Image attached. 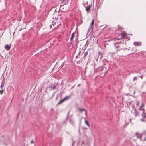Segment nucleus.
<instances>
[{"label":"nucleus","instance_id":"nucleus-25","mask_svg":"<svg viewBox=\"0 0 146 146\" xmlns=\"http://www.w3.org/2000/svg\"><path fill=\"white\" fill-rule=\"evenodd\" d=\"M75 32H73V33H72V35H74V34H75Z\"/></svg>","mask_w":146,"mask_h":146},{"label":"nucleus","instance_id":"nucleus-5","mask_svg":"<svg viewBox=\"0 0 146 146\" xmlns=\"http://www.w3.org/2000/svg\"><path fill=\"white\" fill-rule=\"evenodd\" d=\"M78 110L80 112H82V111H85V114L86 115V112L85 109H81L80 108H78Z\"/></svg>","mask_w":146,"mask_h":146},{"label":"nucleus","instance_id":"nucleus-27","mask_svg":"<svg viewBox=\"0 0 146 146\" xmlns=\"http://www.w3.org/2000/svg\"><path fill=\"white\" fill-rule=\"evenodd\" d=\"M145 72H146V71H145Z\"/></svg>","mask_w":146,"mask_h":146},{"label":"nucleus","instance_id":"nucleus-18","mask_svg":"<svg viewBox=\"0 0 146 146\" xmlns=\"http://www.w3.org/2000/svg\"><path fill=\"white\" fill-rule=\"evenodd\" d=\"M56 88V86H53L52 87V89L53 90L55 89Z\"/></svg>","mask_w":146,"mask_h":146},{"label":"nucleus","instance_id":"nucleus-15","mask_svg":"<svg viewBox=\"0 0 146 146\" xmlns=\"http://www.w3.org/2000/svg\"><path fill=\"white\" fill-rule=\"evenodd\" d=\"M144 106V103L143 102H142V105L140 106V107L141 108H142Z\"/></svg>","mask_w":146,"mask_h":146},{"label":"nucleus","instance_id":"nucleus-26","mask_svg":"<svg viewBox=\"0 0 146 146\" xmlns=\"http://www.w3.org/2000/svg\"><path fill=\"white\" fill-rule=\"evenodd\" d=\"M78 131H79V132H80V130H79H79H78Z\"/></svg>","mask_w":146,"mask_h":146},{"label":"nucleus","instance_id":"nucleus-16","mask_svg":"<svg viewBox=\"0 0 146 146\" xmlns=\"http://www.w3.org/2000/svg\"><path fill=\"white\" fill-rule=\"evenodd\" d=\"M137 79V77H134L133 78V81H134L135 80H136V79Z\"/></svg>","mask_w":146,"mask_h":146},{"label":"nucleus","instance_id":"nucleus-19","mask_svg":"<svg viewBox=\"0 0 146 146\" xmlns=\"http://www.w3.org/2000/svg\"><path fill=\"white\" fill-rule=\"evenodd\" d=\"M64 65V63H62V64H61V68H62V67Z\"/></svg>","mask_w":146,"mask_h":146},{"label":"nucleus","instance_id":"nucleus-7","mask_svg":"<svg viewBox=\"0 0 146 146\" xmlns=\"http://www.w3.org/2000/svg\"><path fill=\"white\" fill-rule=\"evenodd\" d=\"M141 115L143 118H146V114L145 113L144 111L143 112Z\"/></svg>","mask_w":146,"mask_h":146},{"label":"nucleus","instance_id":"nucleus-12","mask_svg":"<svg viewBox=\"0 0 146 146\" xmlns=\"http://www.w3.org/2000/svg\"><path fill=\"white\" fill-rule=\"evenodd\" d=\"M4 91V90L2 89L1 90H0V94H1L2 95Z\"/></svg>","mask_w":146,"mask_h":146},{"label":"nucleus","instance_id":"nucleus-24","mask_svg":"<svg viewBox=\"0 0 146 146\" xmlns=\"http://www.w3.org/2000/svg\"><path fill=\"white\" fill-rule=\"evenodd\" d=\"M139 102H137V103L136 104L137 105H138V104H139Z\"/></svg>","mask_w":146,"mask_h":146},{"label":"nucleus","instance_id":"nucleus-2","mask_svg":"<svg viewBox=\"0 0 146 146\" xmlns=\"http://www.w3.org/2000/svg\"><path fill=\"white\" fill-rule=\"evenodd\" d=\"M94 19H93L89 27V29H92L93 28V26L94 23Z\"/></svg>","mask_w":146,"mask_h":146},{"label":"nucleus","instance_id":"nucleus-10","mask_svg":"<svg viewBox=\"0 0 146 146\" xmlns=\"http://www.w3.org/2000/svg\"><path fill=\"white\" fill-rule=\"evenodd\" d=\"M136 135L137 138H140L141 137V134H138L137 133H136Z\"/></svg>","mask_w":146,"mask_h":146},{"label":"nucleus","instance_id":"nucleus-17","mask_svg":"<svg viewBox=\"0 0 146 146\" xmlns=\"http://www.w3.org/2000/svg\"><path fill=\"white\" fill-rule=\"evenodd\" d=\"M87 54H88L87 52H86L84 54V57L85 56H87Z\"/></svg>","mask_w":146,"mask_h":146},{"label":"nucleus","instance_id":"nucleus-14","mask_svg":"<svg viewBox=\"0 0 146 146\" xmlns=\"http://www.w3.org/2000/svg\"><path fill=\"white\" fill-rule=\"evenodd\" d=\"M74 37V35H72L71 36L70 38V40H71Z\"/></svg>","mask_w":146,"mask_h":146},{"label":"nucleus","instance_id":"nucleus-6","mask_svg":"<svg viewBox=\"0 0 146 146\" xmlns=\"http://www.w3.org/2000/svg\"><path fill=\"white\" fill-rule=\"evenodd\" d=\"M91 7L90 5L87 6V7H86V10L87 11H90V8Z\"/></svg>","mask_w":146,"mask_h":146},{"label":"nucleus","instance_id":"nucleus-9","mask_svg":"<svg viewBox=\"0 0 146 146\" xmlns=\"http://www.w3.org/2000/svg\"><path fill=\"white\" fill-rule=\"evenodd\" d=\"M70 123L72 125H73V126L74 125V124H75L73 120H72L71 119H70Z\"/></svg>","mask_w":146,"mask_h":146},{"label":"nucleus","instance_id":"nucleus-21","mask_svg":"<svg viewBox=\"0 0 146 146\" xmlns=\"http://www.w3.org/2000/svg\"><path fill=\"white\" fill-rule=\"evenodd\" d=\"M34 143V141L33 140H32L31 141V144L33 143Z\"/></svg>","mask_w":146,"mask_h":146},{"label":"nucleus","instance_id":"nucleus-22","mask_svg":"<svg viewBox=\"0 0 146 146\" xmlns=\"http://www.w3.org/2000/svg\"><path fill=\"white\" fill-rule=\"evenodd\" d=\"M139 110H144L143 109L141 108L140 107V108H139Z\"/></svg>","mask_w":146,"mask_h":146},{"label":"nucleus","instance_id":"nucleus-1","mask_svg":"<svg viewBox=\"0 0 146 146\" xmlns=\"http://www.w3.org/2000/svg\"><path fill=\"white\" fill-rule=\"evenodd\" d=\"M70 96H68L65 97L62 100H61L60 101V102L58 103V104H60L62 103V102H63L65 101V100L68 99L70 98Z\"/></svg>","mask_w":146,"mask_h":146},{"label":"nucleus","instance_id":"nucleus-8","mask_svg":"<svg viewBox=\"0 0 146 146\" xmlns=\"http://www.w3.org/2000/svg\"><path fill=\"white\" fill-rule=\"evenodd\" d=\"M4 85V82L3 81L1 84L0 85V88L1 89H3V87Z\"/></svg>","mask_w":146,"mask_h":146},{"label":"nucleus","instance_id":"nucleus-20","mask_svg":"<svg viewBox=\"0 0 146 146\" xmlns=\"http://www.w3.org/2000/svg\"><path fill=\"white\" fill-rule=\"evenodd\" d=\"M139 77H140L141 79H142V78H143V76H142V75L139 76Z\"/></svg>","mask_w":146,"mask_h":146},{"label":"nucleus","instance_id":"nucleus-3","mask_svg":"<svg viewBox=\"0 0 146 146\" xmlns=\"http://www.w3.org/2000/svg\"><path fill=\"white\" fill-rule=\"evenodd\" d=\"M134 44L135 45L140 46L141 45V42H135L134 43Z\"/></svg>","mask_w":146,"mask_h":146},{"label":"nucleus","instance_id":"nucleus-23","mask_svg":"<svg viewBox=\"0 0 146 146\" xmlns=\"http://www.w3.org/2000/svg\"><path fill=\"white\" fill-rule=\"evenodd\" d=\"M141 121H145V120L143 119H141Z\"/></svg>","mask_w":146,"mask_h":146},{"label":"nucleus","instance_id":"nucleus-11","mask_svg":"<svg viewBox=\"0 0 146 146\" xmlns=\"http://www.w3.org/2000/svg\"><path fill=\"white\" fill-rule=\"evenodd\" d=\"M85 123L86 124L88 127H90V125L88 123V121L87 120H85Z\"/></svg>","mask_w":146,"mask_h":146},{"label":"nucleus","instance_id":"nucleus-4","mask_svg":"<svg viewBox=\"0 0 146 146\" xmlns=\"http://www.w3.org/2000/svg\"><path fill=\"white\" fill-rule=\"evenodd\" d=\"M5 49L7 51L9 50L10 48V47L8 44H6L5 46Z\"/></svg>","mask_w":146,"mask_h":146},{"label":"nucleus","instance_id":"nucleus-13","mask_svg":"<svg viewBox=\"0 0 146 146\" xmlns=\"http://www.w3.org/2000/svg\"><path fill=\"white\" fill-rule=\"evenodd\" d=\"M138 115V112L136 111H135V114H134V115H135V116L136 117H137Z\"/></svg>","mask_w":146,"mask_h":146}]
</instances>
